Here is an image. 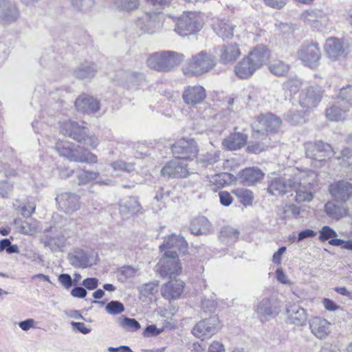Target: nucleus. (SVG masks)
<instances>
[{"instance_id":"4be33fe9","label":"nucleus","mask_w":352,"mask_h":352,"mask_svg":"<svg viewBox=\"0 0 352 352\" xmlns=\"http://www.w3.org/2000/svg\"><path fill=\"white\" fill-rule=\"evenodd\" d=\"M296 186V182H294L293 179L286 181L283 178H274L269 184L267 192L273 196L283 195L292 192Z\"/></svg>"},{"instance_id":"7c9ffc66","label":"nucleus","mask_w":352,"mask_h":352,"mask_svg":"<svg viewBox=\"0 0 352 352\" xmlns=\"http://www.w3.org/2000/svg\"><path fill=\"white\" fill-rule=\"evenodd\" d=\"M141 209L138 197L129 196L123 198L120 203V212L124 217L128 218L138 212Z\"/></svg>"},{"instance_id":"aec40b11","label":"nucleus","mask_w":352,"mask_h":352,"mask_svg":"<svg viewBox=\"0 0 352 352\" xmlns=\"http://www.w3.org/2000/svg\"><path fill=\"white\" fill-rule=\"evenodd\" d=\"M144 80L140 73L120 71L116 74V81L130 91L137 90Z\"/></svg>"},{"instance_id":"338daca9","label":"nucleus","mask_w":352,"mask_h":352,"mask_svg":"<svg viewBox=\"0 0 352 352\" xmlns=\"http://www.w3.org/2000/svg\"><path fill=\"white\" fill-rule=\"evenodd\" d=\"M201 307L204 312L211 313L216 309V302L213 300L204 299L201 302Z\"/></svg>"},{"instance_id":"b1692460","label":"nucleus","mask_w":352,"mask_h":352,"mask_svg":"<svg viewBox=\"0 0 352 352\" xmlns=\"http://www.w3.org/2000/svg\"><path fill=\"white\" fill-rule=\"evenodd\" d=\"M86 129L70 120L63 122L60 125V132L74 140L82 143L86 136Z\"/></svg>"},{"instance_id":"a19ab883","label":"nucleus","mask_w":352,"mask_h":352,"mask_svg":"<svg viewBox=\"0 0 352 352\" xmlns=\"http://www.w3.org/2000/svg\"><path fill=\"white\" fill-rule=\"evenodd\" d=\"M257 69L246 57L243 58L235 67V73L241 78L250 77Z\"/></svg>"},{"instance_id":"bb28decb","label":"nucleus","mask_w":352,"mask_h":352,"mask_svg":"<svg viewBox=\"0 0 352 352\" xmlns=\"http://www.w3.org/2000/svg\"><path fill=\"white\" fill-rule=\"evenodd\" d=\"M184 287V283L182 280L179 279L171 280L162 286L161 294L166 299H177L183 292Z\"/></svg>"},{"instance_id":"09e8293b","label":"nucleus","mask_w":352,"mask_h":352,"mask_svg":"<svg viewBox=\"0 0 352 352\" xmlns=\"http://www.w3.org/2000/svg\"><path fill=\"white\" fill-rule=\"evenodd\" d=\"M301 86V81L297 78H291L283 84V90L285 91V99L292 94L296 93Z\"/></svg>"},{"instance_id":"a878e982","label":"nucleus","mask_w":352,"mask_h":352,"mask_svg":"<svg viewBox=\"0 0 352 352\" xmlns=\"http://www.w3.org/2000/svg\"><path fill=\"white\" fill-rule=\"evenodd\" d=\"M346 50V47L343 41L333 37L327 39L324 51L329 58L337 60L344 54Z\"/></svg>"},{"instance_id":"a211bd4d","label":"nucleus","mask_w":352,"mask_h":352,"mask_svg":"<svg viewBox=\"0 0 352 352\" xmlns=\"http://www.w3.org/2000/svg\"><path fill=\"white\" fill-rule=\"evenodd\" d=\"M161 251L168 252H173L178 255L177 252L184 254L188 250V243L180 234H172L164 239V243L160 246Z\"/></svg>"},{"instance_id":"4468645a","label":"nucleus","mask_w":352,"mask_h":352,"mask_svg":"<svg viewBox=\"0 0 352 352\" xmlns=\"http://www.w3.org/2000/svg\"><path fill=\"white\" fill-rule=\"evenodd\" d=\"M19 17L20 11L12 0H0V24H12Z\"/></svg>"},{"instance_id":"423d86ee","label":"nucleus","mask_w":352,"mask_h":352,"mask_svg":"<svg viewBox=\"0 0 352 352\" xmlns=\"http://www.w3.org/2000/svg\"><path fill=\"white\" fill-rule=\"evenodd\" d=\"M157 266L158 271L163 278L173 279L182 272L177 254L171 251L164 252Z\"/></svg>"},{"instance_id":"052dcab7","label":"nucleus","mask_w":352,"mask_h":352,"mask_svg":"<svg viewBox=\"0 0 352 352\" xmlns=\"http://www.w3.org/2000/svg\"><path fill=\"white\" fill-rule=\"evenodd\" d=\"M338 236L336 232L327 226H324L320 231L319 239L320 241H324L330 239L336 238Z\"/></svg>"},{"instance_id":"79ce46f5","label":"nucleus","mask_w":352,"mask_h":352,"mask_svg":"<svg viewBox=\"0 0 352 352\" xmlns=\"http://www.w3.org/2000/svg\"><path fill=\"white\" fill-rule=\"evenodd\" d=\"M214 30L223 39L230 38L233 36L234 25L227 20H220L214 25Z\"/></svg>"},{"instance_id":"0e129e2a","label":"nucleus","mask_w":352,"mask_h":352,"mask_svg":"<svg viewBox=\"0 0 352 352\" xmlns=\"http://www.w3.org/2000/svg\"><path fill=\"white\" fill-rule=\"evenodd\" d=\"M287 117L291 124L294 125L302 124V122H305L304 115L300 114L298 111L297 113H293L291 111L287 115Z\"/></svg>"},{"instance_id":"4d7b16f0","label":"nucleus","mask_w":352,"mask_h":352,"mask_svg":"<svg viewBox=\"0 0 352 352\" xmlns=\"http://www.w3.org/2000/svg\"><path fill=\"white\" fill-rule=\"evenodd\" d=\"M105 309L109 314L116 315L122 313L124 307L120 302L112 300L106 305Z\"/></svg>"},{"instance_id":"49530a36","label":"nucleus","mask_w":352,"mask_h":352,"mask_svg":"<svg viewBox=\"0 0 352 352\" xmlns=\"http://www.w3.org/2000/svg\"><path fill=\"white\" fill-rule=\"evenodd\" d=\"M239 234L237 230L228 226L224 227L220 232L219 240L223 244L230 245L238 239Z\"/></svg>"},{"instance_id":"cd10ccee","label":"nucleus","mask_w":352,"mask_h":352,"mask_svg":"<svg viewBox=\"0 0 352 352\" xmlns=\"http://www.w3.org/2000/svg\"><path fill=\"white\" fill-rule=\"evenodd\" d=\"M55 149L60 156L76 162L80 146L68 141H58L56 144Z\"/></svg>"},{"instance_id":"2eb2a0df","label":"nucleus","mask_w":352,"mask_h":352,"mask_svg":"<svg viewBox=\"0 0 352 352\" xmlns=\"http://www.w3.org/2000/svg\"><path fill=\"white\" fill-rule=\"evenodd\" d=\"M322 92L318 87H309L300 95V105L304 114L316 108L322 98Z\"/></svg>"},{"instance_id":"37998d69","label":"nucleus","mask_w":352,"mask_h":352,"mask_svg":"<svg viewBox=\"0 0 352 352\" xmlns=\"http://www.w3.org/2000/svg\"><path fill=\"white\" fill-rule=\"evenodd\" d=\"M97 72V67L92 63H85L75 70L77 78L84 79L93 77Z\"/></svg>"},{"instance_id":"5701e85b","label":"nucleus","mask_w":352,"mask_h":352,"mask_svg":"<svg viewBox=\"0 0 352 352\" xmlns=\"http://www.w3.org/2000/svg\"><path fill=\"white\" fill-rule=\"evenodd\" d=\"M70 264L74 267L86 268L96 263V256L88 254L81 250L68 254Z\"/></svg>"},{"instance_id":"dca6fc26","label":"nucleus","mask_w":352,"mask_h":352,"mask_svg":"<svg viewBox=\"0 0 352 352\" xmlns=\"http://www.w3.org/2000/svg\"><path fill=\"white\" fill-rule=\"evenodd\" d=\"M255 310L261 318H274L280 313V304L276 298H266L258 302Z\"/></svg>"},{"instance_id":"bf43d9fd","label":"nucleus","mask_w":352,"mask_h":352,"mask_svg":"<svg viewBox=\"0 0 352 352\" xmlns=\"http://www.w3.org/2000/svg\"><path fill=\"white\" fill-rule=\"evenodd\" d=\"M114 170L125 171L127 173L133 172L135 170L134 163H126L123 161H116L111 164Z\"/></svg>"},{"instance_id":"603ef678","label":"nucleus","mask_w":352,"mask_h":352,"mask_svg":"<svg viewBox=\"0 0 352 352\" xmlns=\"http://www.w3.org/2000/svg\"><path fill=\"white\" fill-rule=\"evenodd\" d=\"M97 162L98 158L96 155L91 153L84 147L80 146V152H78L76 162L96 164Z\"/></svg>"},{"instance_id":"39448f33","label":"nucleus","mask_w":352,"mask_h":352,"mask_svg":"<svg viewBox=\"0 0 352 352\" xmlns=\"http://www.w3.org/2000/svg\"><path fill=\"white\" fill-rule=\"evenodd\" d=\"M164 20L162 12L149 11L138 19L137 26L143 33L153 34L160 31L164 25Z\"/></svg>"},{"instance_id":"680f3d73","label":"nucleus","mask_w":352,"mask_h":352,"mask_svg":"<svg viewBox=\"0 0 352 352\" xmlns=\"http://www.w3.org/2000/svg\"><path fill=\"white\" fill-rule=\"evenodd\" d=\"M137 273V270L131 266L127 265L122 267L120 270V277L119 279L124 281L128 278L133 277Z\"/></svg>"},{"instance_id":"412c9836","label":"nucleus","mask_w":352,"mask_h":352,"mask_svg":"<svg viewBox=\"0 0 352 352\" xmlns=\"http://www.w3.org/2000/svg\"><path fill=\"white\" fill-rule=\"evenodd\" d=\"M329 190L336 201L345 202L352 195V184L344 180L338 181L331 184Z\"/></svg>"},{"instance_id":"6e6552de","label":"nucleus","mask_w":352,"mask_h":352,"mask_svg":"<svg viewBox=\"0 0 352 352\" xmlns=\"http://www.w3.org/2000/svg\"><path fill=\"white\" fill-rule=\"evenodd\" d=\"M298 57L302 63L311 68H315L319 65L321 52L317 43L302 45L298 52Z\"/></svg>"},{"instance_id":"5fc2aeb1","label":"nucleus","mask_w":352,"mask_h":352,"mask_svg":"<svg viewBox=\"0 0 352 352\" xmlns=\"http://www.w3.org/2000/svg\"><path fill=\"white\" fill-rule=\"evenodd\" d=\"M234 193L240 199V201L244 206L251 205L253 201V195L252 191L244 188H238L234 191Z\"/></svg>"},{"instance_id":"f8f14e48","label":"nucleus","mask_w":352,"mask_h":352,"mask_svg":"<svg viewBox=\"0 0 352 352\" xmlns=\"http://www.w3.org/2000/svg\"><path fill=\"white\" fill-rule=\"evenodd\" d=\"M219 320L215 316L197 322L192 329V333L202 340L210 338L219 328Z\"/></svg>"},{"instance_id":"7ed1b4c3","label":"nucleus","mask_w":352,"mask_h":352,"mask_svg":"<svg viewBox=\"0 0 352 352\" xmlns=\"http://www.w3.org/2000/svg\"><path fill=\"white\" fill-rule=\"evenodd\" d=\"M281 125V120L272 113L261 115L257 117L252 124V136L255 139H259L261 136H266L265 131L270 133H276Z\"/></svg>"},{"instance_id":"f257e3e1","label":"nucleus","mask_w":352,"mask_h":352,"mask_svg":"<svg viewBox=\"0 0 352 352\" xmlns=\"http://www.w3.org/2000/svg\"><path fill=\"white\" fill-rule=\"evenodd\" d=\"M183 55L175 52H162L151 54L147 59L148 67L157 71L168 72L181 63Z\"/></svg>"},{"instance_id":"f704fd0d","label":"nucleus","mask_w":352,"mask_h":352,"mask_svg":"<svg viewBox=\"0 0 352 352\" xmlns=\"http://www.w3.org/2000/svg\"><path fill=\"white\" fill-rule=\"evenodd\" d=\"M351 111L349 107L344 104H340L338 100L327 109V118L331 121H340L344 120L347 117V113Z\"/></svg>"},{"instance_id":"6ab92c4d","label":"nucleus","mask_w":352,"mask_h":352,"mask_svg":"<svg viewBox=\"0 0 352 352\" xmlns=\"http://www.w3.org/2000/svg\"><path fill=\"white\" fill-rule=\"evenodd\" d=\"M300 19L304 22L318 30L326 27L328 23L327 14L320 10H307L302 12Z\"/></svg>"},{"instance_id":"8fccbe9b","label":"nucleus","mask_w":352,"mask_h":352,"mask_svg":"<svg viewBox=\"0 0 352 352\" xmlns=\"http://www.w3.org/2000/svg\"><path fill=\"white\" fill-rule=\"evenodd\" d=\"M118 323L123 329L129 331H136L140 329V324L134 318L122 316L118 319Z\"/></svg>"},{"instance_id":"69168bd1","label":"nucleus","mask_w":352,"mask_h":352,"mask_svg":"<svg viewBox=\"0 0 352 352\" xmlns=\"http://www.w3.org/2000/svg\"><path fill=\"white\" fill-rule=\"evenodd\" d=\"M58 280L65 289H69L73 285V280L68 274H61L59 275Z\"/></svg>"},{"instance_id":"f03ea898","label":"nucleus","mask_w":352,"mask_h":352,"mask_svg":"<svg viewBox=\"0 0 352 352\" xmlns=\"http://www.w3.org/2000/svg\"><path fill=\"white\" fill-rule=\"evenodd\" d=\"M201 15L196 12H184L178 18L175 30L180 36H187L198 32L203 27Z\"/></svg>"},{"instance_id":"2f4dec72","label":"nucleus","mask_w":352,"mask_h":352,"mask_svg":"<svg viewBox=\"0 0 352 352\" xmlns=\"http://www.w3.org/2000/svg\"><path fill=\"white\" fill-rule=\"evenodd\" d=\"M248 140V135L241 132H234L223 139L222 145L229 151L240 149L245 146Z\"/></svg>"},{"instance_id":"864d4df0","label":"nucleus","mask_w":352,"mask_h":352,"mask_svg":"<svg viewBox=\"0 0 352 352\" xmlns=\"http://www.w3.org/2000/svg\"><path fill=\"white\" fill-rule=\"evenodd\" d=\"M259 139L261 140V142H250L249 144L247 147L248 152L257 154L264 151L269 146L267 136H261Z\"/></svg>"},{"instance_id":"9b49d317","label":"nucleus","mask_w":352,"mask_h":352,"mask_svg":"<svg viewBox=\"0 0 352 352\" xmlns=\"http://www.w3.org/2000/svg\"><path fill=\"white\" fill-rule=\"evenodd\" d=\"M46 234L41 239L43 245L49 248L52 252H62L66 245V238L61 233L58 232L56 228L50 227L45 230Z\"/></svg>"},{"instance_id":"9d476101","label":"nucleus","mask_w":352,"mask_h":352,"mask_svg":"<svg viewBox=\"0 0 352 352\" xmlns=\"http://www.w3.org/2000/svg\"><path fill=\"white\" fill-rule=\"evenodd\" d=\"M80 196L71 192H63L57 195L56 202L58 208L67 214H72L80 208Z\"/></svg>"},{"instance_id":"e433bc0d","label":"nucleus","mask_w":352,"mask_h":352,"mask_svg":"<svg viewBox=\"0 0 352 352\" xmlns=\"http://www.w3.org/2000/svg\"><path fill=\"white\" fill-rule=\"evenodd\" d=\"M317 174L316 172L310 170L302 171L298 170V173H295L294 182H297L300 186H305L312 189L316 183Z\"/></svg>"},{"instance_id":"c9c22d12","label":"nucleus","mask_w":352,"mask_h":352,"mask_svg":"<svg viewBox=\"0 0 352 352\" xmlns=\"http://www.w3.org/2000/svg\"><path fill=\"white\" fill-rule=\"evenodd\" d=\"M13 223L18 232L25 235L32 236L40 229V223L36 219L23 221L21 219H16Z\"/></svg>"},{"instance_id":"13d9d810","label":"nucleus","mask_w":352,"mask_h":352,"mask_svg":"<svg viewBox=\"0 0 352 352\" xmlns=\"http://www.w3.org/2000/svg\"><path fill=\"white\" fill-rule=\"evenodd\" d=\"M72 6L82 12H87L94 5V0H72Z\"/></svg>"},{"instance_id":"de8ad7c7","label":"nucleus","mask_w":352,"mask_h":352,"mask_svg":"<svg viewBox=\"0 0 352 352\" xmlns=\"http://www.w3.org/2000/svg\"><path fill=\"white\" fill-rule=\"evenodd\" d=\"M270 72L276 76H284L289 70V65L283 60H274L269 65Z\"/></svg>"},{"instance_id":"ddd939ff","label":"nucleus","mask_w":352,"mask_h":352,"mask_svg":"<svg viewBox=\"0 0 352 352\" xmlns=\"http://www.w3.org/2000/svg\"><path fill=\"white\" fill-rule=\"evenodd\" d=\"M161 173L163 176L168 177H186L190 172L188 164L184 159L175 157L162 168Z\"/></svg>"},{"instance_id":"c85d7f7f","label":"nucleus","mask_w":352,"mask_h":352,"mask_svg":"<svg viewBox=\"0 0 352 352\" xmlns=\"http://www.w3.org/2000/svg\"><path fill=\"white\" fill-rule=\"evenodd\" d=\"M270 53L264 45H258L251 50L246 58L258 69L270 58Z\"/></svg>"},{"instance_id":"c756f323","label":"nucleus","mask_w":352,"mask_h":352,"mask_svg":"<svg viewBox=\"0 0 352 352\" xmlns=\"http://www.w3.org/2000/svg\"><path fill=\"white\" fill-rule=\"evenodd\" d=\"M75 106L79 111L91 113L99 109V102L92 96L81 95L76 100Z\"/></svg>"},{"instance_id":"72a5a7b5","label":"nucleus","mask_w":352,"mask_h":352,"mask_svg":"<svg viewBox=\"0 0 352 352\" xmlns=\"http://www.w3.org/2000/svg\"><path fill=\"white\" fill-rule=\"evenodd\" d=\"M264 176L262 170L258 167H249L240 173V179L246 186H252L260 182Z\"/></svg>"},{"instance_id":"774afa93","label":"nucleus","mask_w":352,"mask_h":352,"mask_svg":"<svg viewBox=\"0 0 352 352\" xmlns=\"http://www.w3.org/2000/svg\"><path fill=\"white\" fill-rule=\"evenodd\" d=\"M36 209V204L34 202H29L26 206L21 208V213L25 218L30 217Z\"/></svg>"},{"instance_id":"473e14b6","label":"nucleus","mask_w":352,"mask_h":352,"mask_svg":"<svg viewBox=\"0 0 352 352\" xmlns=\"http://www.w3.org/2000/svg\"><path fill=\"white\" fill-rule=\"evenodd\" d=\"M311 332L318 338H323L330 332V323L324 318L314 317L309 321Z\"/></svg>"},{"instance_id":"a18cd8bd","label":"nucleus","mask_w":352,"mask_h":352,"mask_svg":"<svg viewBox=\"0 0 352 352\" xmlns=\"http://www.w3.org/2000/svg\"><path fill=\"white\" fill-rule=\"evenodd\" d=\"M324 211L329 217L335 219H340L346 214V208L332 201H328L324 205Z\"/></svg>"},{"instance_id":"20e7f679","label":"nucleus","mask_w":352,"mask_h":352,"mask_svg":"<svg viewBox=\"0 0 352 352\" xmlns=\"http://www.w3.org/2000/svg\"><path fill=\"white\" fill-rule=\"evenodd\" d=\"M215 57L205 52H201L199 54L192 56L189 60L186 73H190L193 75H200L208 72L216 65Z\"/></svg>"},{"instance_id":"ea45409f","label":"nucleus","mask_w":352,"mask_h":352,"mask_svg":"<svg viewBox=\"0 0 352 352\" xmlns=\"http://www.w3.org/2000/svg\"><path fill=\"white\" fill-rule=\"evenodd\" d=\"M190 230L195 235L206 234L210 232V223L205 217H199L192 221Z\"/></svg>"},{"instance_id":"c03bdc74","label":"nucleus","mask_w":352,"mask_h":352,"mask_svg":"<svg viewBox=\"0 0 352 352\" xmlns=\"http://www.w3.org/2000/svg\"><path fill=\"white\" fill-rule=\"evenodd\" d=\"M293 191L296 192L295 200L297 202H309L313 199L314 195L311 188L300 186L296 183V188H293Z\"/></svg>"},{"instance_id":"0eeeda50","label":"nucleus","mask_w":352,"mask_h":352,"mask_svg":"<svg viewBox=\"0 0 352 352\" xmlns=\"http://www.w3.org/2000/svg\"><path fill=\"white\" fill-rule=\"evenodd\" d=\"M175 157L184 159L186 162L192 160L197 155V143L192 139H180L172 146Z\"/></svg>"},{"instance_id":"58836bf2","label":"nucleus","mask_w":352,"mask_h":352,"mask_svg":"<svg viewBox=\"0 0 352 352\" xmlns=\"http://www.w3.org/2000/svg\"><path fill=\"white\" fill-rule=\"evenodd\" d=\"M113 4L118 12L124 14H131L140 8V1L113 0Z\"/></svg>"},{"instance_id":"3c124183","label":"nucleus","mask_w":352,"mask_h":352,"mask_svg":"<svg viewBox=\"0 0 352 352\" xmlns=\"http://www.w3.org/2000/svg\"><path fill=\"white\" fill-rule=\"evenodd\" d=\"M100 175L98 172L82 170L78 175V185H85L95 181Z\"/></svg>"},{"instance_id":"6e6d98bb","label":"nucleus","mask_w":352,"mask_h":352,"mask_svg":"<svg viewBox=\"0 0 352 352\" xmlns=\"http://www.w3.org/2000/svg\"><path fill=\"white\" fill-rule=\"evenodd\" d=\"M158 292V284L151 282L144 284L140 289V293L142 296H154Z\"/></svg>"},{"instance_id":"e2e57ef3","label":"nucleus","mask_w":352,"mask_h":352,"mask_svg":"<svg viewBox=\"0 0 352 352\" xmlns=\"http://www.w3.org/2000/svg\"><path fill=\"white\" fill-rule=\"evenodd\" d=\"M219 151L212 150L209 152H207L206 155H204L202 160L209 164H213L219 160Z\"/></svg>"},{"instance_id":"393cba45","label":"nucleus","mask_w":352,"mask_h":352,"mask_svg":"<svg viewBox=\"0 0 352 352\" xmlns=\"http://www.w3.org/2000/svg\"><path fill=\"white\" fill-rule=\"evenodd\" d=\"M206 96L204 88L199 85L188 86L185 89L182 98L185 103L196 105L201 103Z\"/></svg>"},{"instance_id":"4c0bfd02","label":"nucleus","mask_w":352,"mask_h":352,"mask_svg":"<svg viewBox=\"0 0 352 352\" xmlns=\"http://www.w3.org/2000/svg\"><path fill=\"white\" fill-rule=\"evenodd\" d=\"M241 55V51L236 44L224 45L221 50L220 60L223 63H232Z\"/></svg>"},{"instance_id":"1a4fd4ad","label":"nucleus","mask_w":352,"mask_h":352,"mask_svg":"<svg viewBox=\"0 0 352 352\" xmlns=\"http://www.w3.org/2000/svg\"><path fill=\"white\" fill-rule=\"evenodd\" d=\"M306 155L308 157L322 162L333 155V151L328 144L319 141L307 142L305 144Z\"/></svg>"},{"instance_id":"f3484780","label":"nucleus","mask_w":352,"mask_h":352,"mask_svg":"<svg viewBox=\"0 0 352 352\" xmlns=\"http://www.w3.org/2000/svg\"><path fill=\"white\" fill-rule=\"evenodd\" d=\"M287 322L298 327L306 324L307 314L306 310L298 303H288L286 305Z\"/></svg>"}]
</instances>
